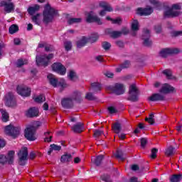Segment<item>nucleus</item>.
Wrapping results in <instances>:
<instances>
[{
  "label": "nucleus",
  "mask_w": 182,
  "mask_h": 182,
  "mask_svg": "<svg viewBox=\"0 0 182 182\" xmlns=\"http://www.w3.org/2000/svg\"><path fill=\"white\" fill-rule=\"evenodd\" d=\"M43 22H53L55 16H58V11L56 9L51 8L50 5L47 4L44 7L43 11Z\"/></svg>",
  "instance_id": "f257e3e1"
},
{
  "label": "nucleus",
  "mask_w": 182,
  "mask_h": 182,
  "mask_svg": "<svg viewBox=\"0 0 182 182\" xmlns=\"http://www.w3.org/2000/svg\"><path fill=\"white\" fill-rule=\"evenodd\" d=\"M47 77L50 84L51 86H53V87H60L61 90H63L65 87H68V84H66V82L63 79L58 80L56 77L52 74H49Z\"/></svg>",
  "instance_id": "f03ea898"
},
{
  "label": "nucleus",
  "mask_w": 182,
  "mask_h": 182,
  "mask_svg": "<svg viewBox=\"0 0 182 182\" xmlns=\"http://www.w3.org/2000/svg\"><path fill=\"white\" fill-rule=\"evenodd\" d=\"M182 4L178 3V4H173L171 6V8L168 9L165 12L164 15L167 18H174L176 16H178L180 15V9H181Z\"/></svg>",
  "instance_id": "7ed1b4c3"
},
{
  "label": "nucleus",
  "mask_w": 182,
  "mask_h": 182,
  "mask_svg": "<svg viewBox=\"0 0 182 182\" xmlns=\"http://www.w3.org/2000/svg\"><path fill=\"white\" fill-rule=\"evenodd\" d=\"M36 63L38 66H48L51 59H53V54L43 55L41 56L37 55Z\"/></svg>",
  "instance_id": "20e7f679"
},
{
  "label": "nucleus",
  "mask_w": 182,
  "mask_h": 182,
  "mask_svg": "<svg viewBox=\"0 0 182 182\" xmlns=\"http://www.w3.org/2000/svg\"><path fill=\"white\" fill-rule=\"evenodd\" d=\"M106 90L115 93V95H123L126 88L123 84L117 83L114 85L107 86Z\"/></svg>",
  "instance_id": "39448f33"
},
{
  "label": "nucleus",
  "mask_w": 182,
  "mask_h": 182,
  "mask_svg": "<svg viewBox=\"0 0 182 182\" xmlns=\"http://www.w3.org/2000/svg\"><path fill=\"white\" fill-rule=\"evenodd\" d=\"M40 8H41V6H39V5L36 4L33 6L28 7V9L27 10L29 15L33 16L32 21L35 23H36L38 21H40L41 18H42V15L41 14H37L36 15H35V13L38 12V11H39ZM33 15H35V16H33Z\"/></svg>",
  "instance_id": "423d86ee"
},
{
  "label": "nucleus",
  "mask_w": 182,
  "mask_h": 182,
  "mask_svg": "<svg viewBox=\"0 0 182 182\" xmlns=\"http://www.w3.org/2000/svg\"><path fill=\"white\" fill-rule=\"evenodd\" d=\"M139 95H140V92H139V89H137L136 85H131L129 86L128 99L131 100V102H137V100H139Z\"/></svg>",
  "instance_id": "0eeeda50"
},
{
  "label": "nucleus",
  "mask_w": 182,
  "mask_h": 182,
  "mask_svg": "<svg viewBox=\"0 0 182 182\" xmlns=\"http://www.w3.org/2000/svg\"><path fill=\"white\" fill-rule=\"evenodd\" d=\"M4 130L6 134L11 136V137H16V136H18L21 132V127H14L12 124H10L6 126Z\"/></svg>",
  "instance_id": "6e6552de"
},
{
  "label": "nucleus",
  "mask_w": 182,
  "mask_h": 182,
  "mask_svg": "<svg viewBox=\"0 0 182 182\" xmlns=\"http://www.w3.org/2000/svg\"><path fill=\"white\" fill-rule=\"evenodd\" d=\"M20 166H25L28 160V148H22L18 154Z\"/></svg>",
  "instance_id": "1a4fd4ad"
},
{
  "label": "nucleus",
  "mask_w": 182,
  "mask_h": 182,
  "mask_svg": "<svg viewBox=\"0 0 182 182\" xmlns=\"http://www.w3.org/2000/svg\"><path fill=\"white\" fill-rule=\"evenodd\" d=\"M0 6L4 8V11L6 12L7 14H11L15 11V4L12 2L1 1L0 2Z\"/></svg>",
  "instance_id": "9d476101"
},
{
  "label": "nucleus",
  "mask_w": 182,
  "mask_h": 182,
  "mask_svg": "<svg viewBox=\"0 0 182 182\" xmlns=\"http://www.w3.org/2000/svg\"><path fill=\"white\" fill-rule=\"evenodd\" d=\"M52 69L54 72L58 73V75H61V76L66 75V68L60 63H53L52 65Z\"/></svg>",
  "instance_id": "9b49d317"
},
{
  "label": "nucleus",
  "mask_w": 182,
  "mask_h": 182,
  "mask_svg": "<svg viewBox=\"0 0 182 182\" xmlns=\"http://www.w3.org/2000/svg\"><path fill=\"white\" fill-rule=\"evenodd\" d=\"M5 105L9 107H14L16 106V100H15V96L12 92H9L6 95Z\"/></svg>",
  "instance_id": "f8f14e48"
},
{
  "label": "nucleus",
  "mask_w": 182,
  "mask_h": 182,
  "mask_svg": "<svg viewBox=\"0 0 182 182\" xmlns=\"http://www.w3.org/2000/svg\"><path fill=\"white\" fill-rule=\"evenodd\" d=\"M150 30L148 28H144L142 31V40L144 41V46H151L153 43L151 40H150Z\"/></svg>",
  "instance_id": "ddd939ff"
},
{
  "label": "nucleus",
  "mask_w": 182,
  "mask_h": 182,
  "mask_svg": "<svg viewBox=\"0 0 182 182\" xmlns=\"http://www.w3.org/2000/svg\"><path fill=\"white\" fill-rule=\"evenodd\" d=\"M15 154V151H10L6 157L5 155H0V164H5V163L9 162V164H12L14 163V155Z\"/></svg>",
  "instance_id": "4468645a"
},
{
  "label": "nucleus",
  "mask_w": 182,
  "mask_h": 182,
  "mask_svg": "<svg viewBox=\"0 0 182 182\" xmlns=\"http://www.w3.org/2000/svg\"><path fill=\"white\" fill-rule=\"evenodd\" d=\"M85 16H86V21L89 23H99L100 22V18H99L96 14L93 11H89L85 13Z\"/></svg>",
  "instance_id": "2eb2a0df"
},
{
  "label": "nucleus",
  "mask_w": 182,
  "mask_h": 182,
  "mask_svg": "<svg viewBox=\"0 0 182 182\" xmlns=\"http://www.w3.org/2000/svg\"><path fill=\"white\" fill-rule=\"evenodd\" d=\"M25 137L30 141H34L36 139V131H34L33 127H27L25 129Z\"/></svg>",
  "instance_id": "dca6fc26"
},
{
  "label": "nucleus",
  "mask_w": 182,
  "mask_h": 182,
  "mask_svg": "<svg viewBox=\"0 0 182 182\" xmlns=\"http://www.w3.org/2000/svg\"><path fill=\"white\" fill-rule=\"evenodd\" d=\"M100 6L102 8V10H101L99 13L100 16H105L107 12H112V11H113L112 6L105 1L100 2Z\"/></svg>",
  "instance_id": "f3484780"
},
{
  "label": "nucleus",
  "mask_w": 182,
  "mask_h": 182,
  "mask_svg": "<svg viewBox=\"0 0 182 182\" xmlns=\"http://www.w3.org/2000/svg\"><path fill=\"white\" fill-rule=\"evenodd\" d=\"M178 52L180 50L178 48H164L160 51L159 55L161 58H167L168 55H176Z\"/></svg>",
  "instance_id": "a211bd4d"
},
{
  "label": "nucleus",
  "mask_w": 182,
  "mask_h": 182,
  "mask_svg": "<svg viewBox=\"0 0 182 182\" xmlns=\"http://www.w3.org/2000/svg\"><path fill=\"white\" fill-rule=\"evenodd\" d=\"M136 14L140 16H147L149 15H151V14H153V8L150 6H147L144 9L139 7L136 9Z\"/></svg>",
  "instance_id": "6ab92c4d"
},
{
  "label": "nucleus",
  "mask_w": 182,
  "mask_h": 182,
  "mask_svg": "<svg viewBox=\"0 0 182 182\" xmlns=\"http://www.w3.org/2000/svg\"><path fill=\"white\" fill-rule=\"evenodd\" d=\"M17 92L21 96H24L26 97L31 96V88H28L26 86L18 85L17 87Z\"/></svg>",
  "instance_id": "aec40b11"
},
{
  "label": "nucleus",
  "mask_w": 182,
  "mask_h": 182,
  "mask_svg": "<svg viewBox=\"0 0 182 182\" xmlns=\"http://www.w3.org/2000/svg\"><path fill=\"white\" fill-rule=\"evenodd\" d=\"M171 92H176V88L171 87L168 84H164L160 90V92L164 93V95H167V93H171Z\"/></svg>",
  "instance_id": "412c9836"
},
{
  "label": "nucleus",
  "mask_w": 182,
  "mask_h": 182,
  "mask_svg": "<svg viewBox=\"0 0 182 182\" xmlns=\"http://www.w3.org/2000/svg\"><path fill=\"white\" fill-rule=\"evenodd\" d=\"M27 117H38L39 116V109L36 107L30 108L26 112Z\"/></svg>",
  "instance_id": "4be33fe9"
},
{
  "label": "nucleus",
  "mask_w": 182,
  "mask_h": 182,
  "mask_svg": "<svg viewBox=\"0 0 182 182\" xmlns=\"http://www.w3.org/2000/svg\"><path fill=\"white\" fill-rule=\"evenodd\" d=\"M61 105L63 107L69 109L70 107H72V106H73V100L72 99V97L64 98L61 101Z\"/></svg>",
  "instance_id": "5701e85b"
},
{
  "label": "nucleus",
  "mask_w": 182,
  "mask_h": 182,
  "mask_svg": "<svg viewBox=\"0 0 182 182\" xmlns=\"http://www.w3.org/2000/svg\"><path fill=\"white\" fill-rule=\"evenodd\" d=\"M85 127L83 126V123L81 122H78L72 127V130L74 133H82Z\"/></svg>",
  "instance_id": "b1692460"
},
{
  "label": "nucleus",
  "mask_w": 182,
  "mask_h": 182,
  "mask_svg": "<svg viewBox=\"0 0 182 182\" xmlns=\"http://www.w3.org/2000/svg\"><path fill=\"white\" fill-rule=\"evenodd\" d=\"M71 99L75 102H82L83 97L80 91H75L73 93Z\"/></svg>",
  "instance_id": "393cba45"
},
{
  "label": "nucleus",
  "mask_w": 182,
  "mask_h": 182,
  "mask_svg": "<svg viewBox=\"0 0 182 182\" xmlns=\"http://www.w3.org/2000/svg\"><path fill=\"white\" fill-rule=\"evenodd\" d=\"M106 33H109L111 36V38H113L114 39H116L117 38H120L122 36V33L121 31H112V29H107L106 30Z\"/></svg>",
  "instance_id": "a878e982"
},
{
  "label": "nucleus",
  "mask_w": 182,
  "mask_h": 182,
  "mask_svg": "<svg viewBox=\"0 0 182 182\" xmlns=\"http://www.w3.org/2000/svg\"><path fill=\"white\" fill-rule=\"evenodd\" d=\"M149 100L151 102H157L159 100H164V96L161 94H154L149 97Z\"/></svg>",
  "instance_id": "bb28decb"
},
{
  "label": "nucleus",
  "mask_w": 182,
  "mask_h": 182,
  "mask_svg": "<svg viewBox=\"0 0 182 182\" xmlns=\"http://www.w3.org/2000/svg\"><path fill=\"white\" fill-rule=\"evenodd\" d=\"M88 42V39L87 38L83 36L82 38H81L80 40H79L78 41H77V48H83V46H86V43H87Z\"/></svg>",
  "instance_id": "cd10ccee"
},
{
  "label": "nucleus",
  "mask_w": 182,
  "mask_h": 182,
  "mask_svg": "<svg viewBox=\"0 0 182 182\" xmlns=\"http://www.w3.org/2000/svg\"><path fill=\"white\" fill-rule=\"evenodd\" d=\"M102 86H100L99 82H93L91 84V92H94L95 93H96L97 92H100Z\"/></svg>",
  "instance_id": "c85d7f7f"
},
{
  "label": "nucleus",
  "mask_w": 182,
  "mask_h": 182,
  "mask_svg": "<svg viewBox=\"0 0 182 182\" xmlns=\"http://www.w3.org/2000/svg\"><path fill=\"white\" fill-rule=\"evenodd\" d=\"M61 149H62V146H58L55 144H51L50 146L49 150L48 151V156H50V154H52V151H53V150L55 151H59L61 150Z\"/></svg>",
  "instance_id": "c756f323"
},
{
  "label": "nucleus",
  "mask_w": 182,
  "mask_h": 182,
  "mask_svg": "<svg viewBox=\"0 0 182 182\" xmlns=\"http://www.w3.org/2000/svg\"><path fill=\"white\" fill-rule=\"evenodd\" d=\"M0 110L1 112V120L4 123H6V122H9V114H8V112L4 109H0Z\"/></svg>",
  "instance_id": "7c9ffc66"
},
{
  "label": "nucleus",
  "mask_w": 182,
  "mask_h": 182,
  "mask_svg": "<svg viewBox=\"0 0 182 182\" xmlns=\"http://www.w3.org/2000/svg\"><path fill=\"white\" fill-rule=\"evenodd\" d=\"M112 130L117 134H119L122 132V125L119 122H115L112 126Z\"/></svg>",
  "instance_id": "2f4dec72"
},
{
  "label": "nucleus",
  "mask_w": 182,
  "mask_h": 182,
  "mask_svg": "<svg viewBox=\"0 0 182 182\" xmlns=\"http://www.w3.org/2000/svg\"><path fill=\"white\" fill-rule=\"evenodd\" d=\"M106 19L107 21H109V22H112V23H122V22H123V19H122L120 17L112 18L110 16H107L106 17Z\"/></svg>",
  "instance_id": "473e14b6"
},
{
  "label": "nucleus",
  "mask_w": 182,
  "mask_h": 182,
  "mask_svg": "<svg viewBox=\"0 0 182 182\" xmlns=\"http://www.w3.org/2000/svg\"><path fill=\"white\" fill-rule=\"evenodd\" d=\"M72 160V155L70 154H65L61 156L62 163H68Z\"/></svg>",
  "instance_id": "72a5a7b5"
},
{
  "label": "nucleus",
  "mask_w": 182,
  "mask_h": 182,
  "mask_svg": "<svg viewBox=\"0 0 182 182\" xmlns=\"http://www.w3.org/2000/svg\"><path fill=\"white\" fill-rule=\"evenodd\" d=\"M181 180H182V174H178V175L174 174L170 178L171 182H178V181H181Z\"/></svg>",
  "instance_id": "f704fd0d"
},
{
  "label": "nucleus",
  "mask_w": 182,
  "mask_h": 182,
  "mask_svg": "<svg viewBox=\"0 0 182 182\" xmlns=\"http://www.w3.org/2000/svg\"><path fill=\"white\" fill-rule=\"evenodd\" d=\"M68 77L72 82H76V80H77V75L73 70L69 72Z\"/></svg>",
  "instance_id": "c9c22d12"
},
{
  "label": "nucleus",
  "mask_w": 182,
  "mask_h": 182,
  "mask_svg": "<svg viewBox=\"0 0 182 182\" xmlns=\"http://www.w3.org/2000/svg\"><path fill=\"white\" fill-rule=\"evenodd\" d=\"M105 158V156H103V155H100L98 156H97L96 159L93 158L92 159V161H94L95 164H96V166H100L103 159Z\"/></svg>",
  "instance_id": "e433bc0d"
},
{
  "label": "nucleus",
  "mask_w": 182,
  "mask_h": 182,
  "mask_svg": "<svg viewBox=\"0 0 182 182\" xmlns=\"http://www.w3.org/2000/svg\"><path fill=\"white\" fill-rule=\"evenodd\" d=\"M82 18H70L68 20V23H82Z\"/></svg>",
  "instance_id": "4c0bfd02"
},
{
  "label": "nucleus",
  "mask_w": 182,
  "mask_h": 182,
  "mask_svg": "<svg viewBox=\"0 0 182 182\" xmlns=\"http://www.w3.org/2000/svg\"><path fill=\"white\" fill-rule=\"evenodd\" d=\"M18 31H19V27H18V26L16 24L11 25L9 28V33H11V35H14V33H16Z\"/></svg>",
  "instance_id": "58836bf2"
},
{
  "label": "nucleus",
  "mask_w": 182,
  "mask_h": 182,
  "mask_svg": "<svg viewBox=\"0 0 182 182\" xmlns=\"http://www.w3.org/2000/svg\"><path fill=\"white\" fill-rule=\"evenodd\" d=\"M34 100H35V102H36V103H43V102H45V100H46V98L45 97V95H40L37 96L34 99Z\"/></svg>",
  "instance_id": "ea45409f"
},
{
  "label": "nucleus",
  "mask_w": 182,
  "mask_h": 182,
  "mask_svg": "<svg viewBox=\"0 0 182 182\" xmlns=\"http://www.w3.org/2000/svg\"><path fill=\"white\" fill-rule=\"evenodd\" d=\"M149 2L156 8V9H160L161 8V3L159 0H149Z\"/></svg>",
  "instance_id": "a19ab883"
},
{
  "label": "nucleus",
  "mask_w": 182,
  "mask_h": 182,
  "mask_svg": "<svg viewBox=\"0 0 182 182\" xmlns=\"http://www.w3.org/2000/svg\"><path fill=\"white\" fill-rule=\"evenodd\" d=\"M131 28L133 32V36H136L135 32H137V31H139V28H140V26H139V23H132Z\"/></svg>",
  "instance_id": "79ce46f5"
},
{
  "label": "nucleus",
  "mask_w": 182,
  "mask_h": 182,
  "mask_svg": "<svg viewBox=\"0 0 182 182\" xmlns=\"http://www.w3.org/2000/svg\"><path fill=\"white\" fill-rule=\"evenodd\" d=\"M164 75H166L167 79H176L174 76H173L172 73L170 70H165L163 71Z\"/></svg>",
  "instance_id": "37998d69"
},
{
  "label": "nucleus",
  "mask_w": 182,
  "mask_h": 182,
  "mask_svg": "<svg viewBox=\"0 0 182 182\" xmlns=\"http://www.w3.org/2000/svg\"><path fill=\"white\" fill-rule=\"evenodd\" d=\"M88 39V42H96V41H97V39H99V35L97 33H92L91 34V36L87 38Z\"/></svg>",
  "instance_id": "c03bdc74"
},
{
  "label": "nucleus",
  "mask_w": 182,
  "mask_h": 182,
  "mask_svg": "<svg viewBox=\"0 0 182 182\" xmlns=\"http://www.w3.org/2000/svg\"><path fill=\"white\" fill-rule=\"evenodd\" d=\"M42 126V122H39V121H36L33 123V125H30V127H33V130L36 132V129L38 127H41Z\"/></svg>",
  "instance_id": "a18cd8bd"
},
{
  "label": "nucleus",
  "mask_w": 182,
  "mask_h": 182,
  "mask_svg": "<svg viewBox=\"0 0 182 182\" xmlns=\"http://www.w3.org/2000/svg\"><path fill=\"white\" fill-rule=\"evenodd\" d=\"M28 63V60L18 59L16 63L17 68H21L23 66V65H26Z\"/></svg>",
  "instance_id": "49530a36"
},
{
  "label": "nucleus",
  "mask_w": 182,
  "mask_h": 182,
  "mask_svg": "<svg viewBox=\"0 0 182 182\" xmlns=\"http://www.w3.org/2000/svg\"><path fill=\"white\" fill-rule=\"evenodd\" d=\"M44 136H46V138L44 139V141L46 142L50 143V141H52V135H50V132L44 133Z\"/></svg>",
  "instance_id": "de8ad7c7"
},
{
  "label": "nucleus",
  "mask_w": 182,
  "mask_h": 182,
  "mask_svg": "<svg viewBox=\"0 0 182 182\" xmlns=\"http://www.w3.org/2000/svg\"><path fill=\"white\" fill-rule=\"evenodd\" d=\"M174 150L175 148L173 146L168 147L167 149L166 150V156H173V154H174Z\"/></svg>",
  "instance_id": "09e8293b"
},
{
  "label": "nucleus",
  "mask_w": 182,
  "mask_h": 182,
  "mask_svg": "<svg viewBox=\"0 0 182 182\" xmlns=\"http://www.w3.org/2000/svg\"><path fill=\"white\" fill-rule=\"evenodd\" d=\"M115 157L117 159H119V160H121L122 161H123V160H124V159H126L124 156L123 152L122 151H117L116 154H115Z\"/></svg>",
  "instance_id": "8fccbe9b"
},
{
  "label": "nucleus",
  "mask_w": 182,
  "mask_h": 182,
  "mask_svg": "<svg viewBox=\"0 0 182 182\" xmlns=\"http://www.w3.org/2000/svg\"><path fill=\"white\" fill-rule=\"evenodd\" d=\"M146 122H148L149 124H154V114H151L149 117L145 119Z\"/></svg>",
  "instance_id": "3c124183"
},
{
  "label": "nucleus",
  "mask_w": 182,
  "mask_h": 182,
  "mask_svg": "<svg viewBox=\"0 0 182 182\" xmlns=\"http://www.w3.org/2000/svg\"><path fill=\"white\" fill-rule=\"evenodd\" d=\"M102 46L103 49H105V50H109V49H110V48H112V44H110V43H109L107 41H104L102 43Z\"/></svg>",
  "instance_id": "603ef678"
},
{
  "label": "nucleus",
  "mask_w": 182,
  "mask_h": 182,
  "mask_svg": "<svg viewBox=\"0 0 182 182\" xmlns=\"http://www.w3.org/2000/svg\"><path fill=\"white\" fill-rule=\"evenodd\" d=\"M102 134H104V132H103V131H102V130L95 129V130L94 131V137H95V139H98V137H100V136H101Z\"/></svg>",
  "instance_id": "864d4df0"
},
{
  "label": "nucleus",
  "mask_w": 182,
  "mask_h": 182,
  "mask_svg": "<svg viewBox=\"0 0 182 182\" xmlns=\"http://www.w3.org/2000/svg\"><path fill=\"white\" fill-rule=\"evenodd\" d=\"M64 47L65 50H70L72 49V42L67 41L64 43Z\"/></svg>",
  "instance_id": "5fc2aeb1"
},
{
  "label": "nucleus",
  "mask_w": 182,
  "mask_h": 182,
  "mask_svg": "<svg viewBox=\"0 0 182 182\" xmlns=\"http://www.w3.org/2000/svg\"><path fill=\"white\" fill-rule=\"evenodd\" d=\"M85 99H87V100H95L96 97L91 92H87L85 95Z\"/></svg>",
  "instance_id": "6e6d98bb"
},
{
  "label": "nucleus",
  "mask_w": 182,
  "mask_h": 182,
  "mask_svg": "<svg viewBox=\"0 0 182 182\" xmlns=\"http://www.w3.org/2000/svg\"><path fill=\"white\" fill-rule=\"evenodd\" d=\"M157 151H159L158 149L154 148L151 150V157L152 159H156V157H157Z\"/></svg>",
  "instance_id": "4d7b16f0"
},
{
  "label": "nucleus",
  "mask_w": 182,
  "mask_h": 182,
  "mask_svg": "<svg viewBox=\"0 0 182 182\" xmlns=\"http://www.w3.org/2000/svg\"><path fill=\"white\" fill-rule=\"evenodd\" d=\"M45 50L46 52H53V50H55V48H53V46L48 45L45 47Z\"/></svg>",
  "instance_id": "13d9d810"
},
{
  "label": "nucleus",
  "mask_w": 182,
  "mask_h": 182,
  "mask_svg": "<svg viewBox=\"0 0 182 182\" xmlns=\"http://www.w3.org/2000/svg\"><path fill=\"white\" fill-rule=\"evenodd\" d=\"M122 68L126 69L130 66V61L127 60L123 64H122Z\"/></svg>",
  "instance_id": "bf43d9fd"
},
{
  "label": "nucleus",
  "mask_w": 182,
  "mask_h": 182,
  "mask_svg": "<svg viewBox=\"0 0 182 182\" xmlns=\"http://www.w3.org/2000/svg\"><path fill=\"white\" fill-rule=\"evenodd\" d=\"M146 144H147V139L142 138L141 139V147H146Z\"/></svg>",
  "instance_id": "052dcab7"
},
{
  "label": "nucleus",
  "mask_w": 182,
  "mask_h": 182,
  "mask_svg": "<svg viewBox=\"0 0 182 182\" xmlns=\"http://www.w3.org/2000/svg\"><path fill=\"white\" fill-rule=\"evenodd\" d=\"M108 111L109 112V113H111V114H113V113H116V112H117V110H116V108H114V107H109Z\"/></svg>",
  "instance_id": "680f3d73"
},
{
  "label": "nucleus",
  "mask_w": 182,
  "mask_h": 182,
  "mask_svg": "<svg viewBox=\"0 0 182 182\" xmlns=\"http://www.w3.org/2000/svg\"><path fill=\"white\" fill-rule=\"evenodd\" d=\"M95 60H97V62H100V63L105 62V59H103V56H102V55H97V56H96V57H95Z\"/></svg>",
  "instance_id": "e2e57ef3"
},
{
  "label": "nucleus",
  "mask_w": 182,
  "mask_h": 182,
  "mask_svg": "<svg viewBox=\"0 0 182 182\" xmlns=\"http://www.w3.org/2000/svg\"><path fill=\"white\" fill-rule=\"evenodd\" d=\"M155 31H156V33H160V32H161V26L158 25L157 26H156Z\"/></svg>",
  "instance_id": "0e129e2a"
},
{
  "label": "nucleus",
  "mask_w": 182,
  "mask_h": 182,
  "mask_svg": "<svg viewBox=\"0 0 182 182\" xmlns=\"http://www.w3.org/2000/svg\"><path fill=\"white\" fill-rule=\"evenodd\" d=\"M116 45H117V46H119V48H123L124 46V43L120 41H117Z\"/></svg>",
  "instance_id": "69168bd1"
},
{
  "label": "nucleus",
  "mask_w": 182,
  "mask_h": 182,
  "mask_svg": "<svg viewBox=\"0 0 182 182\" xmlns=\"http://www.w3.org/2000/svg\"><path fill=\"white\" fill-rule=\"evenodd\" d=\"M182 35V31H174L173 32V36H181Z\"/></svg>",
  "instance_id": "338daca9"
},
{
  "label": "nucleus",
  "mask_w": 182,
  "mask_h": 182,
  "mask_svg": "<svg viewBox=\"0 0 182 182\" xmlns=\"http://www.w3.org/2000/svg\"><path fill=\"white\" fill-rule=\"evenodd\" d=\"M102 180L103 181H109V180H110V178L109 177V176H102Z\"/></svg>",
  "instance_id": "774afa93"
}]
</instances>
